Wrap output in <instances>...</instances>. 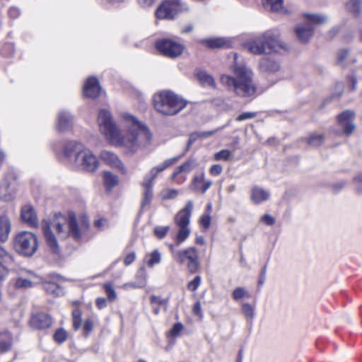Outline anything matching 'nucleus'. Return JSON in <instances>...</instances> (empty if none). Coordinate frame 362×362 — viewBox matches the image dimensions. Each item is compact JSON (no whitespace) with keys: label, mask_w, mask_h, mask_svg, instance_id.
<instances>
[{"label":"nucleus","mask_w":362,"mask_h":362,"mask_svg":"<svg viewBox=\"0 0 362 362\" xmlns=\"http://www.w3.org/2000/svg\"><path fill=\"white\" fill-rule=\"evenodd\" d=\"M121 117L127 128V133L124 136H121L109 110L102 109L98 115L100 131L112 145L122 146L134 153L150 142L151 134L147 127L128 113H122Z\"/></svg>","instance_id":"1"},{"label":"nucleus","mask_w":362,"mask_h":362,"mask_svg":"<svg viewBox=\"0 0 362 362\" xmlns=\"http://www.w3.org/2000/svg\"><path fill=\"white\" fill-rule=\"evenodd\" d=\"M237 58V54H234L235 64L232 66V69L235 77L223 74L221 82L238 96H252L257 90V86L253 81V73L245 64H238Z\"/></svg>","instance_id":"2"},{"label":"nucleus","mask_w":362,"mask_h":362,"mask_svg":"<svg viewBox=\"0 0 362 362\" xmlns=\"http://www.w3.org/2000/svg\"><path fill=\"white\" fill-rule=\"evenodd\" d=\"M187 105V101L170 90L160 91L153 96L156 110L164 115H175Z\"/></svg>","instance_id":"3"},{"label":"nucleus","mask_w":362,"mask_h":362,"mask_svg":"<svg viewBox=\"0 0 362 362\" xmlns=\"http://www.w3.org/2000/svg\"><path fill=\"white\" fill-rule=\"evenodd\" d=\"M193 202L189 200L186 203L185 206L180 210L175 216L174 221L179 230L175 237V245H180L189 235L190 229L189 224L193 210Z\"/></svg>","instance_id":"4"},{"label":"nucleus","mask_w":362,"mask_h":362,"mask_svg":"<svg viewBox=\"0 0 362 362\" xmlns=\"http://www.w3.org/2000/svg\"><path fill=\"white\" fill-rule=\"evenodd\" d=\"M13 247L18 254L31 257L38 248L37 238L31 232H20L13 238Z\"/></svg>","instance_id":"5"},{"label":"nucleus","mask_w":362,"mask_h":362,"mask_svg":"<svg viewBox=\"0 0 362 362\" xmlns=\"http://www.w3.org/2000/svg\"><path fill=\"white\" fill-rule=\"evenodd\" d=\"M308 22L303 25H298L295 28L296 35L300 42L307 43L314 33V25H322L327 22L328 18L320 14H305Z\"/></svg>","instance_id":"6"},{"label":"nucleus","mask_w":362,"mask_h":362,"mask_svg":"<svg viewBox=\"0 0 362 362\" xmlns=\"http://www.w3.org/2000/svg\"><path fill=\"white\" fill-rule=\"evenodd\" d=\"M156 47L161 54L171 59L180 56L185 49V46L180 42L170 38L157 40Z\"/></svg>","instance_id":"7"},{"label":"nucleus","mask_w":362,"mask_h":362,"mask_svg":"<svg viewBox=\"0 0 362 362\" xmlns=\"http://www.w3.org/2000/svg\"><path fill=\"white\" fill-rule=\"evenodd\" d=\"M176 262L180 264H186L189 272L196 273L199 267L198 251L194 247L179 250L176 253Z\"/></svg>","instance_id":"8"},{"label":"nucleus","mask_w":362,"mask_h":362,"mask_svg":"<svg viewBox=\"0 0 362 362\" xmlns=\"http://www.w3.org/2000/svg\"><path fill=\"white\" fill-rule=\"evenodd\" d=\"M88 221L86 217H82L78 221L74 212L68 214V236L74 240L79 241L88 229Z\"/></svg>","instance_id":"9"},{"label":"nucleus","mask_w":362,"mask_h":362,"mask_svg":"<svg viewBox=\"0 0 362 362\" xmlns=\"http://www.w3.org/2000/svg\"><path fill=\"white\" fill-rule=\"evenodd\" d=\"M74 160L73 164L88 172H94L99 166L97 158L86 148L76 157H74Z\"/></svg>","instance_id":"10"},{"label":"nucleus","mask_w":362,"mask_h":362,"mask_svg":"<svg viewBox=\"0 0 362 362\" xmlns=\"http://www.w3.org/2000/svg\"><path fill=\"white\" fill-rule=\"evenodd\" d=\"M182 10L180 0H168L163 1L156 11L158 18L173 19Z\"/></svg>","instance_id":"11"},{"label":"nucleus","mask_w":362,"mask_h":362,"mask_svg":"<svg viewBox=\"0 0 362 362\" xmlns=\"http://www.w3.org/2000/svg\"><path fill=\"white\" fill-rule=\"evenodd\" d=\"M268 53L279 52L281 50H287L286 45L281 39L278 30H268L264 32Z\"/></svg>","instance_id":"12"},{"label":"nucleus","mask_w":362,"mask_h":362,"mask_svg":"<svg viewBox=\"0 0 362 362\" xmlns=\"http://www.w3.org/2000/svg\"><path fill=\"white\" fill-rule=\"evenodd\" d=\"M16 179V173L13 170L9 171L0 182V199L9 202L11 201L15 196V187L13 186L10 180H15Z\"/></svg>","instance_id":"13"},{"label":"nucleus","mask_w":362,"mask_h":362,"mask_svg":"<svg viewBox=\"0 0 362 362\" xmlns=\"http://www.w3.org/2000/svg\"><path fill=\"white\" fill-rule=\"evenodd\" d=\"M63 155L70 163L74 162V157H76L85 148L83 145L76 141H69L63 144Z\"/></svg>","instance_id":"14"},{"label":"nucleus","mask_w":362,"mask_h":362,"mask_svg":"<svg viewBox=\"0 0 362 362\" xmlns=\"http://www.w3.org/2000/svg\"><path fill=\"white\" fill-rule=\"evenodd\" d=\"M100 158L107 165L117 169L122 174L126 175L127 173V168L115 153L108 151H103L100 153Z\"/></svg>","instance_id":"15"},{"label":"nucleus","mask_w":362,"mask_h":362,"mask_svg":"<svg viewBox=\"0 0 362 362\" xmlns=\"http://www.w3.org/2000/svg\"><path fill=\"white\" fill-rule=\"evenodd\" d=\"M354 117V112L351 110H346L338 116V122L346 135H350L356 128L353 123Z\"/></svg>","instance_id":"16"},{"label":"nucleus","mask_w":362,"mask_h":362,"mask_svg":"<svg viewBox=\"0 0 362 362\" xmlns=\"http://www.w3.org/2000/svg\"><path fill=\"white\" fill-rule=\"evenodd\" d=\"M213 182L211 180H205V174L204 172H201L199 174H197L194 176L192 180L189 188L195 192H200L204 194L212 185Z\"/></svg>","instance_id":"17"},{"label":"nucleus","mask_w":362,"mask_h":362,"mask_svg":"<svg viewBox=\"0 0 362 362\" xmlns=\"http://www.w3.org/2000/svg\"><path fill=\"white\" fill-rule=\"evenodd\" d=\"M177 158H172L165 160L163 163L158 165V166L151 168L149 173L144 176L143 182L153 185L154 180L157 177L158 174L173 165L175 162L177 161Z\"/></svg>","instance_id":"18"},{"label":"nucleus","mask_w":362,"mask_h":362,"mask_svg":"<svg viewBox=\"0 0 362 362\" xmlns=\"http://www.w3.org/2000/svg\"><path fill=\"white\" fill-rule=\"evenodd\" d=\"M73 123V115L67 111L62 110L57 115L56 129L61 132H66L72 128Z\"/></svg>","instance_id":"19"},{"label":"nucleus","mask_w":362,"mask_h":362,"mask_svg":"<svg viewBox=\"0 0 362 362\" xmlns=\"http://www.w3.org/2000/svg\"><path fill=\"white\" fill-rule=\"evenodd\" d=\"M281 69L279 62L272 57H264L259 59V69L262 73L275 74Z\"/></svg>","instance_id":"20"},{"label":"nucleus","mask_w":362,"mask_h":362,"mask_svg":"<svg viewBox=\"0 0 362 362\" xmlns=\"http://www.w3.org/2000/svg\"><path fill=\"white\" fill-rule=\"evenodd\" d=\"M30 324L35 329H47L52 325V319L49 315L40 313L32 316Z\"/></svg>","instance_id":"21"},{"label":"nucleus","mask_w":362,"mask_h":362,"mask_svg":"<svg viewBox=\"0 0 362 362\" xmlns=\"http://www.w3.org/2000/svg\"><path fill=\"white\" fill-rule=\"evenodd\" d=\"M42 228L48 247L54 253L58 252V242L56 237L51 230V226L47 221H44L42 224Z\"/></svg>","instance_id":"22"},{"label":"nucleus","mask_w":362,"mask_h":362,"mask_svg":"<svg viewBox=\"0 0 362 362\" xmlns=\"http://www.w3.org/2000/svg\"><path fill=\"white\" fill-rule=\"evenodd\" d=\"M21 216L23 222L30 226L36 227L38 225L37 216L33 206L26 204L21 209Z\"/></svg>","instance_id":"23"},{"label":"nucleus","mask_w":362,"mask_h":362,"mask_svg":"<svg viewBox=\"0 0 362 362\" xmlns=\"http://www.w3.org/2000/svg\"><path fill=\"white\" fill-rule=\"evenodd\" d=\"M100 92V87L98 79L94 77L88 78L83 87V94L85 96L94 98L99 95Z\"/></svg>","instance_id":"24"},{"label":"nucleus","mask_w":362,"mask_h":362,"mask_svg":"<svg viewBox=\"0 0 362 362\" xmlns=\"http://www.w3.org/2000/svg\"><path fill=\"white\" fill-rule=\"evenodd\" d=\"M269 197V192L261 187L255 186L251 189L250 199L255 204H260L262 202L267 201Z\"/></svg>","instance_id":"25"},{"label":"nucleus","mask_w":362,"mask_h":362,"mask_svg":"<svg viewBox=\"0 0 362 362\" xmlns=\"http://www.w3.org/2000/svg\"><path fill=\"white\" fill-rule=\"evenodd\" d=\"M244 48L250 53L255 55L264 54V49L259 39V35L250 38L243 44Z\"/></svg>","instance_id":"26"},{"label":"nucleus","mask_w":362,"mask_h":362,"mask_svg":"<svg viewBox=\"0 0 362 362\" xmlns=\"http://www.w3.org/2000/svg\"><path fill=\"white\" fill-rule=\"evenodd\" d=\"M11 232V219L6 215L0 216V241L2 243L6 242Z\"/></svg>","instance_id":"27"},{"label":"nucleus","mask_w":362,"mask_h":362,"mask_svg":"<svg viewBox=\"0 0 362 362\" xmlns=\"http://www.w3.org/2000/svg\"><path fill=\"white\" fill-rule=\"evenodd\" d=\"M147 284V274L144 267H141L135 276V281L128 283L125 286L134 288H141L146 286Z\"/></svg>","instance_id":"28"},{"label":"nucleus","mask_w":362,"mask_h":362,"mask_svg":"<svg viewBox=\"0 0 362 362\" xmlns=\"http://www.w3.org/2000/svg\"><path fill=\"white\" fill-rule=\"evenodd\" d=\"M103 183L107 191H111L119 183L118 177L110 171L103 173Z\"/></svg>","instance_id":"29"},{"label":"nucleus","mask_w":362,"mask_h":362,"mask_svg":"<svg viewBox=\"0 0 362 362\" xmlns=\"http://www.w3.org/2000/svg\"><path fill=\"white\" fill-rule=\"evenodd\" d=\"M43 288L47 293L54 296H59L64 294L63 288L57 283L52 281H46L43 282Z\"/></svg>","instance_id":"30"},{"label":"nucleus","mask_w":362,"mask_h":362,"mask_svg":"<svg viewBox=\"0 0 362 362\" xmlns=\"http://www.w3.org/2000/svg\"><path fill=\"white\" fill-rule=\"evenodd\" d=\"M197 166L196 160L194 158H190L185 162L182 165H180L176 170L173 173L172 178L175 179V177L181 173H189L191 172L195 167Z\"/></svg>","instance_id":"31"},{"label":"nucleus","mask_w":362,"mask_h":362,"mask_svg":"<svg viewBox=\"0 0 362 362\" xmlns=\"http://www.w3.org/2000/svg\"><path fill=\"white\" fill-rule=\"evenodd\" d=\"M263 6L266 9L273 12L284 13L283 0H262Z\"/></svg>","instance_id":"32"},{"label":"nucleus","mask_w":362,"mask_h":362,"mask_svg":"<svg viewBox=\"0 0 362 362\" xmlns=\"http://www.w3.org/2000/svg\"><path fill=\"white\" fill-rule=\"evenodd\" d=\"M141 186L143 187V199L141 202V206L149 205L153 197V185L142 182Z\"/></svg>","instance_id":"33"},{"label":"nucleus","mask_w":362,"mask_h":362,"mask_svg":"<svg viewBox=\"0 0 362 362\" xmlns=\"http://www.w3.org/2000/svg\"><path fill=\"white\" fill-rule=\"evenodd\" d=\"M202 43L210 49H216L224 47L226 41L222 37H212L204 40Z\"/></svg>","instance_id":"34"},{"label":"nucleus","mask_w":362,"mask_h":362,"mask_svg":"<svg viewBox=\"0 0 362 362\" xmlns=\"http://www.w3.org/2000/svg\"><path fill=\"white\" fill-rule=\"evenodd\" d=\"M362 0H349L346 4V8L350 13L358 16L361 13Z\"/></svg>","instance_id":"35"},{"label":"nucleus","mask_w":362,"mask_h":362,"mask_svg":"<svg viewBox=\"0 0 362 362\" xmlns=\"http://www.w3.org/2000/svg\"><path fill=\"white\" fill-rule=\"evenodd\" d=\"M11 334L8 331L0 333V351H8L11 345Z\"/></svg>","instance_id":"36"},{"label":"nucleus","mask_w":362,"mask_h":362,"mask_svg":"<svg viewBox=\"0 0 362 362\" xmlns=\"http://www.w3.org/2000/svg\"><path fill=\"white\" fill-rule=\"evenodd\" d=\"M197 77L199 82L204 86H209L216 88V83L214 78L206 72L200 71L197 73Z\"/></svg>","instance_id":"37"},{"label":"nucleus","mask_w":362,"mask_h":362,"mask_svg":"<svg viewBox=\"0 0 362 362\" xmlns=\"http://www.w3.org/2000/svg\"><path fill=\"white\" fill-rule=\"evenodd\" d=\"M145 260L149 267H153L161 262V254L158 250H155L146 255Z\"/></svg>","instance_id":"38"},{"label":"nucleus","mask_w":362,"mask_h":362,"mask_svg":"<svg viewBox=\"0 0 362 362\" xmlns=\"http://www.w3.org/2000/svg\"><path fill=\"white\" fill-rule=\"evenodd\" d=\"M242 313L247 322H252L255 318V307L248 303H244L242 305Z\"/></svg>","instance_id":"39"},{"label":"nucleus","mask_w":362,"mask_h":362,"mask_svg":"<svg viewBox=\"0 0 362 362\" xmlns=\"http://www.w3.org/2000/svg\"><path fill=\"white\" fill-rule=\"evenodd\" d=\"M306 142L312 147H317L324 142V136L320 134H312L306 139Z\"/></svg>","instance_id":"40"},{"label":"nucleus","mask_w":362,"mask_h":362,"mask_svg":"<svg viewBox=\"0 0 362 362\" xmlns=\"http://www.w3.org/2000/svg\"><path fill=\"white\" fill-rule=\"evenodd\" d=\"M233 298L235 300H239L245 298H250V294L243 287H237L232 293Z\"/></svg>","instance_id":"41"},{"label":"nucleus","mask_w":362,"mask_h":362,"mask_svg":"<svg viewBox=\"0 0 362 362\" xmlns=\"http://www.w3.org/2000/svg\"><path fill=\"white\" fill-rule=\"evenodd\" d=\"M179 194V191L175 189H164L160 192V197L163 200L175 199Z\"/></svg>","instance_id":"42"},{"label":"nucleus","mask_w":362,"mask_h":362,"mask_svg":"<svg viewBox=\"0 0 362 362\" xmlns=\"http://www.w3.org/2000/svg\"><path fill=\"white\" fill-rule=\"evenodd\" d=\"M103 288L107 296V299L110 302H113L116 300L117 296L115 288L111 283H106L103 285Z\"/></svg>","instance_id":"43"},{"label":"nucleus","mask_w":362,"mask_h":362,"mask_svg":"<svg viewBox=\"0 0 362 362\" xmlns=\"http://www.w3.org/2000/svg\"><path fill=\"white\" fill-rule=\"evenodd\" d=\"M0 258L2 259V261L8 264L11 265L13 263L14 259L13 256L8 253L4 247L0 245Z\"/></svg>","instance_id":"44"},{"label":"nucleus","mask_w":362,"mask_h":362,"mask_svg":"<svg viewBox=\"0 0 362 362\" xmlns=\"http://www.w3.org/2000/svg\"><path fill=\"white\" fill-rule=\"evenodd\" d=\"M52 227L57 232L59 236L62 238H66L68 236V231L65 230L64 225L60 222L54 221Z\"/></svg>","instance_id":"45"},{"label":"nucleus","mask_w":362,"mask_h":362,"mask_svg":"<svg viewBox=\"0 0 362 362\" xmlns=\"http://www.w3.org/2000/svg\"><path fill=\"white\" fill-rule=\"evenodd\" d=\"M349 54L348 49H341L337 54V63L339 65H343L347 59Z\"/></svg>","instance_id":"46"},{"label":"nucleus","mask_w":362,"mask_h":362,"mask_svg":"<svg viewBox=\"0 0 362 362\" xmlns=\"http://www.w3.org/2000/svg\"><path fill=\"white\" fill-rule=\"evenodd\" d=\"M14 286L17 288H28L33 287V284L26 279L18 278L15 281Z\"/></svg>","instance_id":"47"},{"label":"nucleus","mask_w":362,"mask_h":362,"mask_svg":"<svg viewBox=\"0 0 362 362\" xmlns=\"http://www.w3.org/2000/svg\"><path fill=\"white\" fill-rule=\"evenodd\" d=\"M232 157V152L228 150H221L214 155L216 160H228Z\"/></svg>","instance_id":"48"},{"label":"nucleus","mask_w":362,"mask_h":362,"mask_svg":"<svg viewBox=\"0 0 362 362\" xmlns=\"http://www.w3.org/2000/svg\"><path fill=\"white\" fill-rule=\"evenodd\" d=\"M362 66L358 67L353 74V75L350 77V81L351 83V89L356 90V84H357V79L362 78Z\"/></svg>","instance_id":"49"},{"label":"nucleus","mask_w":362,"mask_h":362,"mask_svg":"<svg viewBox=\"0 0 362 362\" xmlns=\"http://www.w3.org/2000/svg\"><path fill=\"white\" fill-rule=\"evenodd\" d=\"M67 338V333L63 329H57L54 334V339L56 342L62 344L66 341Z\"/></svg>","instance_id":"50"},{"label":"nucleus","mask_w":362,"mask_h":362,"mask_svg":"<svg viewBox=\"0 0 362 362\" xmlns=\"http://www.w3.org/2000/svg\"><path fill=\"white\" fill-rule=\"evenodd\" d=\"M169 230V226H157L154 228V233L158 238L161 239L166 235Z\"/></svg>","instance_id":"51"},{"label":"nucleus","mask_w":362,"mask_h":362,"mask_svg":"<svg viewBox=\"0 0 362 362\" xmlns=\"http://www.w3.org/2000/svg\"><path fill=\"white\" fill-rule=\"evenodd\" d=\"M201 284V277L196 276L193 280L190 281L187 284V288L191 291H196Z\"/></svg>","instance_id":"52"},{"label":"nucleus","mask_w":362,"mask_h":362,"mask_svg":"<svg viewBox=\"0 0 362 362\" xmlns=\"http://www.w3.org/2000/svg\"><path fill=\"white\" fill-rule=\"evenodd\" d=\"M200 138L199 137V132H192L189 134V139H188V141H187V146H186V148L185 150V153H186L187 151H189V148L191 147V146L199 139Z\"/></svg>","instance_id":"53"},{"label":"nucleus","mask_w":362,"mask_h":362,"mask_svg":"<svg viewBox=\"0 0 362 362\" xmlns=\"http://www.w3.org/2000/svg\"><path fill=\"white\" fill-rule=\"evenodd\" d=\"M166 302L167 300L162 299L160 296L152 295L150 297V303L151 306L165 305Z\"/></svg>","instance_id":"54"},{"label":"nucleus","mask_w":362,"mask_h":362,"mask_svg":"<svg viewBox=\"0 0 362 362\" xmlns=\"http://www.w3.org/2000/svg\"><path fill=\"white\" fill-rule=\"evenodd\" d=\"M82 327H83V334L86 336H88V334L93 330V323L92 320H90V319H87L84 321Z\"/></svg>","instance_id":"55"},{"label":"nucleus","mask_w":362,"mask_h":362,"mask_svg":"<svg viewBox=\"0 0 362 362\" xmlns=\"http://www.w3.org/2000/svg\"><path fill=\"white\" fill-rule=\"evenodd\" d=\"M183 329V325L180 322L175 323L172 329L170 330L169 333L173 337H177L180 334L181 331Z\"/></svg>","instance_id":"56"},{"label":"nucleus","mask_w":362,"mask_h":362,"mask_svg":"<svg viewBox=\"0 0 362 362\" xmlns=\"http://www.w3.org/2000/svg\"><path fill=\"white\" fill-rule=\"evenodd\" d=\"M200 224L205 229L208 228L211 224V216L209 214H203L200 218Z\"/></svg>","instance_id":"57"},{"label":"nucleus","mask_w":362,"mask_h":362,"mask_svg":"<svg viewBox=\"0 0 362 362\" xmlns=\"http://www.w3.org/2000/svg\"><path fill=\"white\" fill-rule=\"evenodd\" d=\"M255 117H256L255 112H243V113L239 115L238 116V117L236 118V120L238 122H241L243 120L255 118Z\"/></svg>","instance_id":"58"},{"label":"nucleus","mask_w":362,"mask_h":362,"mask_svg":"<svg viewBox=\"0 0 362 362\" xmlns=\"http://www.w3.org/2000/svg\"><path fill=\"white\" fill-rule=\"evenodd\" d=\"M260 221L271 226L275 223V218L269 214H264L261 217Z\"/></svg>","instance_id":"59"},{"label":"nucleus","mask_w":362,"mask_h":362,"mask_svg":"<svg viewBox=\"0 0 362 362\" xmlns=\"http://www.w3.org/2000/svg\"><path fill=\"white\" fill-rule=\"evenodd\" d=\"M222 170L223 169L221 165L218 164H215L210 168L209 172L212 175L216 176L221 173Z\"/></svg>","instance_id":"60"},{"label":"nucleus","mask_w":362,"mask_h":362,"mask_svg":"<svg viewBox=\"0 0 362 362\" xmlns=\"http://www.w3.org/2000/svg\"><path fill=\"white\" fill-rule=\"evenodd\" d=\"M192 312L195 315H197L199 317L202 316V307H201V303L200 301H197L192 308Z\"/></svg>","instance_id":"61"},{"label":"nucleus","mask_w":362,"mask_h":362,"mask_svg":"<svg viewBox=\"0 0 362 362\" xmlns=\"http://www.w3.org/2000/svg\"><path fill=\"white\" fill-rule=\"evenodd\" d=\"M136 255L135 252H132L127 255L124 258V263L126 266H129L131 264L135 259Z\"/></svg>","instance_id":"62"},{"label":"nucleus","mask_w":362,"mask_h":362,"mask_svg":"<svg viewBox=\"0 0 362 362\" xmlns=\"http://www.w3.org/2000/svg\"><path fill=\"white\" fill-rule=\"evenodd\" d=\"M94 225L100 230H103L107 226V221L103 218H100L94 222Z\"/></svg>","instance_id":"63"},{"label":"nucleus","mask_w":362,"mask_h":362,"mask_svg":"<svg viewBox=\"0 0 362 362\" xmlns=\"http://www.w3.org/2000/svg\"><path fill=\"white\" fill-rule=\"evenodd\" d=\"M20 15V10L16 7L10 8L8 10V16L11 18H16Z\"/></svg>","instance_id":"64"}]
</instances>
